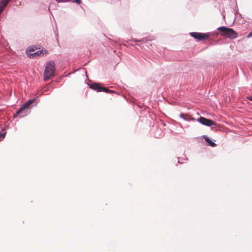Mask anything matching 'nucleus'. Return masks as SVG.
Returning <instances> with one entry per match:
<instances>
[{"label":"nucleus","mask_w":252,"mask_h":252,"mask_svg":"<svg viewBox=\"0 0 252 252\" xmlns=\"http://www.w3.org/2000/svg\"><path fill=\"white\" fill-rule=\"evenodd\" d=\"M55 71V65L53 61H50L46 64L44 73V80H48L54 75Z\"/></svg>","instance_id":"obj_1"},{"label":"nucleus","mask_w":252,"mask_h":252,"mask_svg":"<svg viewBox=\"0 0 252 252\" xmlns=\"http://www.w3.org/2000/svg\"><path fill=\"white\" fill-rule=\"evenodd\" d=\"M217 30L220 32V35L223 36L234 39L237 37V33L232 29L224 26L220 27Z\"/></svg>","instance_id":"obj_2"},{"label":"nucleus","mask_w":252,"mask_h":252,"mask_svg":"<svg viewBox=\"0 0 252 252\" xmlns=\"http://www.w3.org/2000/svg\"><path fill=\"white\" fill-rule=\"evenodd\" d=\"M189 34L194 38L199 41H203L207 39L210 35L209 33H201L197 32H190Z\"/></svg>","instance_id":"obj_3"},{"label":"nucleus","mask_w":252,"mask_h":252,"mask_svg":"<svg viewBox=\"0 0 252 252\" xmlns=\"http://www.w3.org/2000/svg\"><path fill=\"white\" fill-rule=\"evenodd\" d=\"M36 105V103L35 102V99H29L26 103L22 104L18 110H24L25 109H31Z\"/></svg>","instance_id":"obj_4"},{"label":"nucleus","mask_w":252,"mask_h":252,"mask_svg":"<svg viewBox=\"0 0 252 252\" xmlns=\"http://www.w3.org/2000/svg\"><path fill=\"white\" fill-rule=\"evenodd\" d=\"M198 121L203 125L209 126L215 125L216 124L215 122L212 120L206 119L202 117H201L199 118Z\"/></svg>","instance_id":"obj_5"},{"label":"nucleus","mask_w":252,"mask_h":252,"mask_svg":"<svg viewBox=\"0 0 252 252\" xmlns=\"http://www.w3.org/2000/svg\"><path fill=\"white\" fill-rule=\"evenodd\" d=\"M89 86L91 89L94 90L98 92H101V88L102 86H100L98 83H93Z\"/></svg>","instance_id":"obj_6"},{"label":"nucleus","mask_w":252,"mask_h":252,"mask_svg":"<svg viewBox=\"0 0 252 252\" xmlns=\"http://www.w3.org/2000/svg\"><path fill=\"white\" fill-rule=\"evenodd\" d=\"M42 54H43L42 51L39 50L37 51L34 53H29L28 52H27V55L28 57L31 58H34L36 57H39Z\"/></svg>","instance_id":"obj_7"},{"label":"nucleus","mask_w":252,"mask_h":252,"mask_svg":"<svg viewBox=\"0 0 252 252\" xmlns=\"http://www.w3.org/2000/svg\"><path fill=\"white\" fill-rule=\"evenodd\" d=\"M203 137L205 141L209 144L210 146L214 147L216 146V144L214 142H213L208 136H204Z\"/></svg>","instance_id":"obj_8"},{"label":"nucleus","mask_w":252,"mask_h":252,"mask_svg":"<svg viewBox=\"0 0 252 252\" xmlns=\"http://www.w3.org/2000/svg\"><path fill=\"white\" fill-rule=\"evenodd\" d=\"M101 92H105L107 93H112L113 92V91L109 90L108 89H107L105 87H101Z\"/></svg>","instance_id":"obj_9"},{"label":"nucleus","mask_w":252,"mask_h":252,"mask_svg":"<svg viewBox=\"0 0 252 252\" xmlns=\"http://www.w3.org/2000/svg\"><path fill=\"white\" fill-rule=\"evenodd\" d=\"M246 99L248 103L252 104V95L247 96Z\"/></svg>","instance_id":"obj_10"},{"label":"nucleus","mask_w":252,"mask_h":252,"mask_svg":"<svg viewBox=\"0 0 252 252\" xmlns=\"http://www.w3.org/2000/svg\"><path fill=\"white\" fill-rule=\"evenodd\" d=\"M132 41H133L134 42H144L145 41H146V40L145 39V38H142L140 40H137L135 38H132L131 40Z\"/></svg>","instance_id":"obj_11"},{"label":"nucleus","mask_w":252,"mask_h":252,"mask_svg":"<svg viewBox=\"0 0 252 252\" xmlns=\"http://www.w3.org/2000/svg\"><path fill=\"white\" fill-rule=\"evenodd\" d=\"M5 133L4 132H0V141L2 140L5 137Z\"/></svg>","instance_id":"obj_12"},{"label":"nucleus","mask_w":252,"mask_h":252,"mask_svg":"<svg viewBox=\"0 0 252 252\" xmlns=\"http://www.w3.org/2000/svg\"><path fill=\"white\" fill-rule=\"evenodd\" d=\"M72 2L80 4L81 2V0H73Z\"/></svg>","instance_id":"obj_13"},{"label":"nucleus","mask_w":252,"mask_h":252,"mask_svg":"<svg viewBox=\"0 0 252 252\" xmlns=\"http://www.w3.org/2000/svg\"><path fill=\"white\" fill-rule=\"evenodd\" d=\"M22 111H17V112L14 115V117H16V116H17L19 113H20Z\"/></svg>","instance_id":"obj_14"},{"label":"nucleus","mask_w":252,"mask_h":252,"mask_svg":"<svg viewBox=\"0 0 252 252\" xmlns=\"http://www.w3.org/2000/svg\"><path fill=\"white\" fill-rule=\"evenodd\" d=\"M34 51V49L33 47H32V48H29L28 49V51L29 52H33Z\"/></svg>","instance_id":"obj_15"},{"label":"nucleus","mask_w":252,"mask_h":252,"mask_svg":"<svg viewBox=\"0 0 252 252\" xmlns=\"http://www.w3.org/2000/svg\"><path fill=\"white\" fill-rule=\"evenodd\" d=\"M248 37H252V31L248 34Z\"/></svg>","instance_id":"obj_16"},{"label":"nucleus","mask_w":252,"mask_h":252,"mask_svg":"<svg viewBox=\"0 0 252 252\" xmlns=\"http://www.w3.org/2000/svg\"><path fill=\"white\" fill-rule=\"evenodd\" d=\"M56 0L57 1H58V2H62V1H61V0Z\"/></svg>","instance_id":"obj_17"}]
</instances>
